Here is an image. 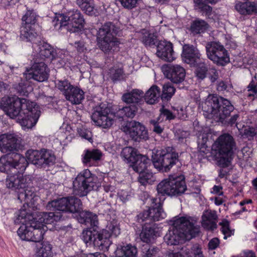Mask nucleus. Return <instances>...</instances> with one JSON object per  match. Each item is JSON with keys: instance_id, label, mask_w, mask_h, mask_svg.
Here are the masks:
<instances>
[{"instance_id": "de8ad7c7", "label": "nucleus", "mask_w": 257, "mask_h": 257, "mask_svg": "<svg viewBox=\"0 0 257 257\" xmlns=\"http://www.w3.org/2000/svg\"><path fill=\"white\" fill-rule=\"evenodd\" d=\"M55 84L56 87L62 93L65 98L74 86L67 79L57 80L55 81Z\"/></svg>"}, {"instance_id": "5701e85b", "label": "nucleus", "mask_w": 257, "mask_h": 257, "mask_svg": "<svg viewBox=\"0 0 257 257\" xmlns=\"http://www.w3.org/2000/svg\"><path fill=\"white\" fill-rule=\"evenodd\" d=\"M193 3L194 9L204 15L208 19L214 21L217 18L215 12L212 10V8L203 0H193Z\"/></svg>"}, {"instance_id": "e2e57ef3", "label": "nucleus", "mask_w": 257, "mask_h": 257, "mask_svg": "<svg viewBox=\"0 0 257 257\" xmlns=\"http://www.w3.org/2000/svg\"><path fill=\"white\" fill-rule=\"evenodd\" d=\"M256 133L255 129L252 127H245L243 130L242 136L248 138L249 139L255 136Z\"/></svg>"}, {"instance_id": "5fc2aeb1", "label": "nucleus", "mask_w": 257, "mask_h": 257, "mask_svg": "<svg viewBox=\"0 0 257 257\" xmlns=\"http://www.w3.org/2000/svg\"><path fill=\"white\" fill-rule=\"evenodd\" d=\"M77 132L79 136L82 138L88 140L90 142H92V135L91 132L83 126L77 128Z\"/></svg>"}, {"instance_id": "bb28decb", "label": "nucleus", "mask_w": 257, "mask_h": 257, "mask_svg": "<svg viewBox=\"0 0 257 257\" xmlns=\"http://www.w3.org/2000/svg\"><path fill=\"white\" fill-rule=\"evenodd\" d=\"M137 247L130 243L118 245L115 251L116 257H137Z\"/></svg>"}, {"instance_id": "8fccbe9b", "label": "nucleus", "mask_w": 257, "mask_h": 257, "mask_svg": "<svg viewBox=\"0 0 257 257\" xmlns=\"http://www.w3.org/2000/svg\"><path fill=\"white\" fill-rule=\"evenodd\" d=\"M176 89L170 83L165 84L163 86L161 99L163 101H168L174 94Z\"/></svg>"}, {"instance_id": "864d4df0", "label": "nucleus", "mask_w": 257, "mask_h": 257, "mask_svg": "<svg viewBox=\"0 0 257 257\" xmlns=\"http://www.w3.org/2000/svg\"><path fill=\"white\" fill-rule=\"evenodd\" d=\"M208 69L205 64H200L195 70V75L198 79L200 80L204 79L207 75Z\"/></svg>"}, {"instance_id": "58836bf2", "label": "nucleus", "mask_w": 257, "mask_h": 257, "mask_svg": "<svg viewBox=\"0 0 257 257\" xmlns=\"http://www.w3.org/2000/svg\"><path fill=\"white\" fill-rule=\"evenodd\" d=\"M80 217L81 218V223L85 225L96 227L98 224L97 216L90 211H85L80 212Z\"/></svg>"}, {"instance_id": "3c124183", "label": "nucleus", "mask_w": 257, "mask_h": 257, "mask_svg": "<svg viewBox=\"0 0 257 257\" xmlns=\"http://www.w3.org/2000/svg\"><path fill=\"white\" fill-rule=\"evenodd\" d=\"M103 230L107 231L110 234V237L112 235L116 237L120 234V228L117 220L113 219L109 222L107 225L106 229H103Z\"/></svg>"}, {"instance_id": "f8f14e48", "label": "nucleus", "mask_w": 257, "mask_h": 257, "mask_svg": "<svg viewBox=\"0 0 257 257\" xmlns=\"http://www.w3.org/2000/svg\"><path fill=\"white\" fill-rule=\"evenodd\" d=\"M82 239L86 244H93L100 250H107L111 241L110 240V234L107 231H96L94 228L92 230H83L82 233Z\"/></svg>"}, {"instance_id": "e433bc0d", "label": "nucleus", "mask_w": 257, "mask_h": 257, "mask_svg": "<svg viewBox=\"0 0 257 257\" xmlns=\"http://www.w3.org/2000/svg\"><path fill=\"white\" fill-rule=\"evenodd\" d=\"M68 16L63 14H56L52 21V24L56 30L66 29L67 31H73L69 27Z\"/></svg>"}, {"instance_id": "4d7b16f0", "label": "nucleus", "mask_w": 257, "mask_h": 257, "mask_svg": "<svg viewBox=\"0 0 257 257\" xmlns=\"http://www.w3.org/2000/svg\"><path fill=\"white\" fill-rule=\"evenodd\" d=\"M162 120H159L158 118L156 119L150 120V123L153 125V131L157 134H161L164 130V126H161L160 124Z\"/></svg>"}, {"instance_id": "79ce46f5", "label": "nucleus", "mask_w": 257, "mask_h": 257, "mask_svg": "<svg viewBox=\"0 0 257 257\" xmlns=\"http://www.w3.org/2000/svg\"><path fill=\"white\" fill-rule=\"evenodd\" d=\"M38 16L33 9H27V11L22 18L21 25L34 26L37 21Z\"/></svg>"}, {"instance_id": "0e129e2a", "label": "nucleus", "mask_w": 257, "mask_h": 257, "mask_svg": "<svg viewBox=\"0 0 257 257\" xmlns=\"http://www.w3.org/2000/svg\"><path fill=\"white\" fill-rule=\"evenodd\" d=\"M208 71V78L211 82H215L218 78L219 75L218 71L214 68H211Z\"/></svg>"}, {"instance_id": "2eb2a0df", "label": "nucleus", "mask_w": 257, "mask_h": 257, "mask_svg": "<svg viewBox=\"0 0 257 257\" xmlns=\"http://www.w3.org/2000/svg\"><path fill=\"white\" fill-rule=\"evenodd\" d=\"M205 48L208 58L217 65L224 66L230 62L227 51L220 43L209 42L206 44Z\"/></svg>"}, {"instance_id": "37998d69", "label": "nucleus", "mask_w": 257, "mask_h": 257, "mask_svg": "<svg viewBox=\"0 0 257 257\" xmlns=\"http://www.w3.org/2000/svg\"><path fill=\"white\" fill-rule=\"evenodd\" d=\"M138 110V107L136 104L131 105L128 106L119 108L116 112V114L119 118L129 117L133 118Z\"/></svg>"}, {"instance_id": "a211bd4d", "label": "nucleus", "mask_w": 257, "mask_h": 257, "mask_svg": "<svg viewBox=\"0 0 257 257\" xmlns=\"http://www.w3.org/2000/svg\"><path fill=\"white\" fill-rule=\"evenodd\" d=\"M18 140L13 134L0 135V151L4 154H11L19 148Z\"/></svg>"}, {"instance_id": "6e6552de", "label": "nucleus", "mask_w": 257, "mask_h": 257, "mask_svg": "<svg viewBox=\"0 0 257 257\" xmlns=\"http://www.w3.org/2000/svg\"><path fill=\"white\" fill-rule=\"evenodd\" d=\"M6 185L8 188L13 190L22 189V191L18 193V199L21 202L25 201L27 205L33 204L35 193L31 189L28 188L26 179L21 172L8 175L6 179Z\"/></svg>"}, {"instance_id": "c85d7f7f", "label": "nucleus", "mask_w": 257, "mask_h": 257, "mask_svg": "<svg viewBox=\"0 0 257 257\" xmlns=\"http://www.w3.org/2000/svg\"><path fill=\"white\" fill-rule=\"evenodd\" d=\"M38 47V50L40 57L42 58L53 59L55 54L54 49L52 46L44 42H40L38 44L36 43L33 45L34 49Z\"/></svg>"}, {"instance_id": "2f4dec72", "label": "nucleus", "mask_w": 257, "mask_h": 257, "mask_svg": "<svg viewBox=\"0 0 257 257\" xmlns=\"http://www.w3.org/2000/svg\"><path fill=\"white\" fill-rule=\"evenodd\" d=\"M144 97L146 102L150 104H154L159 102L161 98L160 88L157 85H154L144 94Z\"/></svg>"}, {"instance_id": "f257e3e1", "label": "nucleus", "mask_w": 257, "mask_h": 257, "mask_svg": "<svg viewBox=\"0 0 257 257\" xmlns=\"http://www.w3.org/2000/svg\"><path fill=\"white\" fill-rule=\"evenodd\" d=\"M27 159L20 154H5L0 157V171L8 175L13 173L22 172L26 169L28 162L37 166L45 167L54 164L55 156L47 150H28Z\"/></svg>"}, {"instance_id": "4468645a", "label": "nucleus", "mask_w": 257, "mask_h": 257, "mask_svg": "<svg viewBox=\"0 0 257 257\" xmlns=\"http://www.w3.org/2000/svg\"><path fill=\"white\" fill-rule=\"evenodd\" d=\"M212 148L221 158L229 162L232 159L236 144L231 135L224 134L216 139L212 145Z\"/></svg>"}, {"instance_id": "4c0bfd02", "label": "nucleus", "mask_w": 257, "mask_h": 257, "mask_svg": "<svg viewBox=\"0 0 257 257\" xmlns=\"http://www.w3.org/2000/svg\"><path fill=\"white\" fill-rule=\"evenodd\" d=\"M209 25L204 20L196 19L190 26V31L193 35L204 33L208 29Z\"/></svg>"}, {"instance_id": "20e7f679", "label": "nucleus", "mask_w": 257, "mask_h": 257, "mask_svg": "<svg viewBox=\"0 0 257 257\" xmlns=\"http://www.w3.org/2000/svg\"><path fill=\"white\" fill-rule=\"evenodd\" d=\"M234 108L228 99L214 95L209 96L202 104L203 114L205 117L213 118L222 123L230 116Z\"/></svg>"}, {"instance_id": "a878e982", "label": "nucleus", "mask_w": 257, "mask_h": 257, "mask_svg": "<svg viewBox=\"0 0 257 257\" xmlns=\"http://www.w3.org/2000/svg\"><path fill=\"white\" fill-rule=\"evenodd\" d=\"M38 34L33 26L21 25L20 30V38L21 40L30 42L35 45V41L38 37Z\"/></svg>"}, {"instance_id": "a19ab883", "label": "nucleus", "mask_w": 257, "mask_h": 257, "mask_svg": "<svg viewBox=\"0 0 257 257\" xmlns=\"http://www.w3.org/2000/svg\"><path fill=\"white\" fill-rule=\"evenodd\" d=\"M67 202V212L78 213L80 212L82 209V202L80 199L74 196L66 197Z\"/></svg>"}, {"instance_id": "7ed1b4c3", "label": "nucleus", "mask_w": 257, "mask_h": 257, "mask_svg": "<svg viewBox=\"0 0 257 257\" xmlns=\"http://www.w3.org/2000/svg\"><path fill=\"white\" fill-rule=\"evenodd\" d=\"M120 156L125 162L131 164L135 172L139 173L138 179L142 185L151 184L155 181L153 173L145 171L150 161L147 156L140 154L136 149L131 147L124 148Z\"/></svg>"}, {"instance_id": "b1692460", "label": "nucleus", "mask_w": 257, "mask_h": 257, "mask_svg": "<svg viewBox=\"0 0 257 257\" xmlns=\"http://www.w3.org/2000/svg\"><path fill=\"white\" fill-rule=\"evenodd\" d=\"M102 156V153L98 149L86 150L82 156V162L87 166H96Z\"/></svg>"}, {"instance_id": "6e6d98bb", "label": "nucleus", "mask_w": 257, "mask_h": 257, "mask_svg": "<svg viewBox=\"0 0 257 257\" xmlns=\"http://www.w3.org/2000/svg\"><path fill=\"white\" fill-rule=\"evenodd\" d=\"M160 115L157 117L159 120H163L162 117H165L166 119L169 120L174 119L175 118V115L173 114L172 112L168 109L165 108L164 106L160 109Z\"/></svg>"}, {"instance_id": "49530a36", "label": "nucleus", "mask_w": 257, "mask_h": 257, "mask_svg": "<svg viewBox=\"0 0 257 257\" xmlns=\"http://www.w3.org/2000/svg\"><path fill=\"white\" fill-rule=\"evenodd\" d=\"M124 75L123 68L122 66H113L109 70L108 75L114 82L123 79Z\"/></svg>"}, {"instance_id": "c756f323", "label": "nucleus", "mask_w": 257, "mask_h": 257, "mask_svg": "<svg viewBox=\"0 0 257 257\" xmlns=\"http://www.w3.org/2000/svg\"><path fill=\"white\" fill-rule=\"evenodd\" d=\"M68 22H69V27L72 26L74 28L78 29L83 27L85 23L83 15L79 10H73L70 13V16H68Z\"/></svg>"}, {"instance_id": "39448f33", "label": "nucleus", "mask_w": 257, "mask_h": 257, "mask_svg": "<svg viewBox=\"0 0 257 257\" xmlns=\"http://www.w3.org/2000/svg\"><path fill=\"white\" fill-rule=\"evenodd\" d=\"M190 217H181L175 219L172 223V229L168 231L164 237L168 245H177L184 241L190 235L195 237L199 233V229L191 221Z\"/></svg>"}, {"instance_id": "ddd939ff", "label": "nucleus", "mask_w": 257, "mask_h": 257, "mask_svg": "<svg viewBox=\"0 0 257 257\" xmlns=\"http://www.w3.org/2000/svg\"><path fill=\"white\" fill-rule=\"evenodd\" d=\"M61 217L62 215L60 214L56 215L53 212H50L43 213V216L39 219L40 221L34 220L31 222L32 237L29 238L31 239V241L37 242L42 240L46 231L45 228H46V226L43 223H51L54 221L60 220Z\"/></svg>"}, {"instance_id": "4be33fe9", "label": "nucleus", "mask_w": 257, "mask_h": 257, "mask_svg": "<svg viewBox=\"0 0 257 257\" xmlns=\"http://www.w3.org/2000/svg\"><path fill=\"white\" fill-rule=\"evenodd\" d=\"M199 50L192 45L184 44L181 56L183 61L187 64H193L201 57Z\"/></svg>"}, {"instance_id": "423d86ee", "label": "nucleus", "mask_w": 257, "mask_h": 257, "mask_svg": "<svg viewBox=\"0 0 257 257\" xmlns=\"http://www.w3.org/2000/svg\"><path fill=\"white\" fill-rule=\"evenodd\" d=\"M185 177L183 175H170L168 178L160 182L157 186L158 198H164L165 196L177 197L184 193L187 190Z\"/></svg>"}, {"instance_id": "6ab92c4d", "label": "nucleus", "mask_w": 257, "mask_h": 257, "mask_svg": "<svg viewBox=\"0 0 257 257\" xmlns=\"http://www.w3.org/2000/svg\"><path fill=\"white\" fill-rule=\"evenodd\" d=\"M164 74L171 82L179 84L184 81L186 71L185 69L179 65H170L167 66Z\"/></svg>"}, {"instance_id": "f03ea898", "label": "nucleus", "mask_w": 257, "mask_h": 257, "mask_svg": "<svg viewBox=\"0 0 257 257\" xmlns=\"http://www.w3.org/2000/svg\"><path fill=\"white\" fill-rule=\"evenodd\" d=\"M4 110L11 118L19 116L22 126L27 128L36 124L41 113L39 106L34 102L18 97L9 98Z\"/></svg>"}, {"instance_id": "1a4fd4ad", "label": "nucleus", "mask_w": 257, "mask_h": 257, "mask_svg": "<svg viewBox=\"0 0 257 257\" xmlns=\"http://www.w3.org/2000/svg\"><path fill=\"white\" fill-rule=\"evenodd\" d=\"M152 160L157 169L167 172L178 161V154L174 148L167 147L153 151Z\"/></svg>"}, {"instance_id": "f3484780", "label": "nucleus", "mask_w": 257, "mask_h": 257, "mask_svg": "<svg viewBox=\"0 0 257 257\" xmlns=\"http://www.w3.org/2000/svg\"><path fill=\"white\" fill-rule=\"evenodd\" d=\"M50 70L44 62L35 61L30 69L27 70L26 78H33L38 82L47 81L49 76Z\"/></svg>"}, {"instance_id": "603ef678", "label": "nucleus", "mask_w": 257, "mask_h": 257, "mask_svg": "<svg viewBox=\"0 0 257 257\" xmlns=\"http://www.w3.org/2000/svg\"><path fill=\"white\" fill-rule=\"evenodd\" d=\"M221 225V231L224 235L223 238L226 239L227 237L231 236L234 234V230L231 229L229 226V222L225 220L219 223Z\"/></svg>"}, {"instance_id": "69168bd1", "label": "nucleus", "mask_w": 257, "mask_h": 257, "mask_svg": "<svg viewBox=\"0 0 257 257\" xmlns=\"http://www.w3.org/2000/svg\"><path fill=\"white\" fill-rule=\"evenodd\" d=\"M208 141V136L205 133H200L198 136V146H207L206 143Z\"/></svg>"}, {"instance_id": "393cba45", "label": "nucleus", "mask_w": 257, "mask_h": 257, "mask_svg": "<svg viewBox=\"0 0 257 257\" xmlns=\"http://www.w3.org/2000/svg\"><path fill=\"white\" fill-rule=\"evenodd\" d=\"M217 215L215 211H206L202 216V226L207 230L217 228Z\"/></svg>"}, {"instance_id": "c9c22d12", "label": "nucleus", "mask_w": 257, "mask_h": 257, "mask_svg": "<svg viewBox=\"0 0 257 257\" xmlns=\"http://www.w3.org/2000/svg\"><path fill=\"white\" fill-rule=\"evenodd\" d=\"M67 198L63 197L49 202L47 205V208L48 210L53 211L67 212Z\"/></svg>"}, {"instance_id": "09e8293b", "label": "nucleus", "mask_w": 257, "mask_h": 257, "mask_svg": "<svg viewBox=\"0 0 257 257\" xmlns=\"http://www.w3.org/2000/svg\"><path fill=\"white\" fill-rule=\"evenodd\" d=\"M31 222L28 224H22L18 229L17 233L20 237L24 240L31 241L28 237H32L31 233Z\"/></svg>"}, {"instance_id": "473e14b6", "label": "nucleus", "mask_w": 257, "mask_h": 257, "mask_svg": "<svg viewBox=\"0 0 257 257\" xmlns=\"http://www.w3.org/2000/svg\"><path fill=\"white\" fill-rule=\"evenodd\" d=\"M156 233L155 228L152 225H144L142 227V230L140 234V237L143 242L149 243L154 239Z\"/></svg>"}, {"instance_id": "7c9ffc66", "label": "nucleus", "mask_w": 257, "mask_h": 257, "mask_svg": "<svg viewBox=\"0 0 257 257\" xmlns=\"http://www.w3.org/2000/svg\"><path fill=\"white\" fill-rule=\"evenodd\" d=\"M144 92L139 89H133L122 96V100L126 103L139 104L143 101Z\"/></svg>"}, {"instance_id": "a18cd8bd", "label": "nucleus", "mask_w": 257, "mask_h": 257, "mask_svg": "<svg viewBox=\"0 0 257 257\" xmlns=\"http://www.w3.org/2000/svg\"><path fill=\"white\" fill-rule=\"evenodd\" d=\"M52 245L48 241H43L36 251L37 257H53Z\"/></svg>"}, {"instance_id": "774afa93", "label": "nucleus", "mask_w": 257, "mask_h": 257, "mask_svg": "<svg viewBox=\"0 0 257 257\" xmlns=\"http://www.w3.org/2000/svg\"><path fill=\"white\" fill-rule=\"evenodd\" d=\"M219 243L220 241L218 238H213L209 241L208 244V248L211 250L215 249L218 247Z\"/></svg>"}, {"instance_id": "72a5a7b5", "label": "nucleus", "mask_w": 257, "mask_h": 257, "mask_svg": "<svg viewBox=\"0 0 257 257\" xmlns=\"http://www.w3.org/2000/svg\"><path fill=\"white\" fill-rule=\"evenodd\" d=\"M65 98L73 104H79L84 98V93L82 89L74 86Z\"/></svg>"}, {"instance_id": "c03bdc74", "label": "nucleus", "mask_w": 257, "mask_h": 257, "mask_svg": "<svg viewBox=\"0 0 257 257\" xmlns=\"http://www.w3.org/2000/svg\"><path fill=\"white\" fill-rule=\"evenodd\" d=\"M76 3L87 15L92 16L95 14L93 0H76Z\"/></svg>"}, {"instance_id": "9d476101", "label": "nucleus", "mask_w": 257, "mask_h": 257, "mask_svg": "<svg viewBox=\"0 0 257 257\" xmlns=\"http://www.w3.org/2000/svg\"><path fill=\"white\" fill-rule=\"evenodd\" d=\"M151 201V207L148 210L140 212L136 216V221L141 225L144 222H146V225H148V223L151 224V222L159 221L166 216V214L162 208L164 198L152 197Z\"/></svg>"}, {"instance_id": "338daca9", "label": "nucleus", "mask_w": 257, "mask_h": 257, "mask_svg": "<svg viewBox=\"0 0 257 257\" xmlns=\"http://www.w3.org/2000/svg\"><path fill=\"white\" fill-rule=\"evenodd\" d=\"M16 89L20 96H28L29 92L25 85L19 84L17 86Z\"/></svg>"}, {"instance_id": "cd10ccee", "label": "nucleus", "mask_w": 257, "mask_h": 257, "mask_svg": "<svg viewBox=\"0 0 257 257\" xmlns=\"http://www.w3.org/2000/svg\"><path fill=\"white\" fill-rule=\"evenodd\" d=\"M235 9L241 15H251L254 12H257V4L251 2L237 1L235 4Z\"/></svg>"}, {"instance_id": "13d9d810", "label": "nucleus", "mask_w": 257, "mask_h": 257, "mask_svg": "<svg viewBox=\"0 0 257 257\" xmlns=\"http://www.w3.org/2000/svg\"><path fill=\"white\" fill-rule=\"evenodd\" d=\"M239 119V114L236 113L232 115L228 120H225L224 123L228 126H235L237 127L238 120Z\"/></svg>"}, {"instance_id": "0eeeda50", "label": "nucleus", "mask_w": 257, "mask_h": 257, "mask_svg": "<svg viewBox=\"0 0 257 257\" xmlns=\"http://www.w3.org/2000/svg\"><path fill=\"white\" fill-rule=\"evenodd\" d=\"M117 28L111 22L104 23L99 29L97 33V40L99 49L105 53H109L120 42L116 37Z\"/></svg>"}, {"instance_id": "aec40b11", "label": "nucleus", "mask_w": 257, "mask_h": 257, "mask_svg": "<svg viewBox=\"0 0 257 257\" xmlns=\"http://www.w3.org/2000/svg\"><path fill=\"white\" fill-rule=\"evenodd\" d=\"M127 131L130 137L135 141L140 142L141 140H146L148 138L147 130L139 122H130L127 126Z\"/></svg>"}, {"instance_id": "052dcab7", "label": "nucleus", "mask_w": 257, "mask_h": 257, "mask_svg": "<svg viewBox=\"0 0 257 257\" xmlns=\"http://www.w3.org/2000/svg\"><path fill=\"white\" fill-rule=\"evenodd\" d=\"M199 151L197 153V157L199 160H202L207 157V154L209 153V150L207 146H198Z\"/></svg>"}, {"instance_id": "f704fd0d", "label": "nucleus", "mask_w": 257, "mask_h": 257, "mask_svg": "<svg viewBox=\"0 0 257 257\" xmlns=\"http://www.w3.org/2000/svg\"><path fill=\"white\" fill-rule=\"evenodd\" d=\"M35 197H34V198ZM35 199L33 200V204H30L29 205H27V204L24 202L23 207L24 209H22L20 210L19 213L18 215V216L16 219L15 220L16 223H22L23 224H28L27 221H31L32 222L34 220H36V219L34 218L32 215L31 213H29L27 211L26 207V206L27 207H32L33 205H34Z\"/></svg>"}, {"instance_id": "dca6fc26", "label": "nucleus", "mask_w": 257, "mask_h": 257, "mask_svg": "<svg viewBox=\"0 0 257 257\" xmlns=\"http://www.w3.org/2000/svg\"><path fill=\"white\" fill-rule=\"evenodd\" d=\"M115 114L105 104L96 107L91 115V119L95 124L104 128H109L114 122Z\"/></svg>"}, {"instance_id": "9b49d317", "label": "nucleus", "mask_w": 257, "mask_h": 257, "mask_svg": "<svg viewBox=\"0 0 257 257\" xmlns=\"http://www.w3.org/2000/svg\"><path fill=\"white\" fill-rule=\"evenodd\" d=\"M96 177L89 170L84 169L80 172L73 181L74 193L80 197L86 196L94 189Z\"/></svg>"}, {"instance_id": "680f3d73", "label": "nucleus", "mask_w": 257, "mask_h": 257, "mask_svg": "<svg viewBox=\"0 0 257 257\" xmlns=\"http://www.w3.org/2000/svg\"><path fill=\"white\" fill-rule=\"evenodd\" d=\"M160 249L157 247H150L146 252L143 251L144 256L146 257H154L159 253Z\"/></svg>"}, {"instance_id": "bf43d9fd", "label": "nucleus", "mask_w": 257, "mask_h": 257, "mask_svg": "<svg viewBox=\"0 0 257 257\" xmlns=\"http://www.w3.org/2000/svg\"><path fill=\"white\" fill-rule=\"evenodd\" d=\"M123 7L127 9H132L136 7L138 0H118Z\"/></svg>"}, {"instance_id": "412c9836", "label": "nucleus", "mask_w": 257, "mask_h": 257, "mask_svg": "<svg viewBox=\"0 0 257 257\" xmlns=\"http://www.w3.org/2000/svg\"><path fill=\"white\" fill-rule=\"evenodd\" d=\"M173 44L170 42L160 41L157 46V55L162 60L171 62L175 59Z\"/></svg>"}, {"instance_id": "ea45409f", "label": "nucleus", "mask_w": 257, "mask_h": 257, "mask_svg": "<svg viewBox=\"0 0 257 257\" xmlns=\"http://www.w3.org/2000/svg\"><path fill=\"white\" fill-rule=\"evenodd\" d=\"M141 34L140 39L146 47H151L156 45L157 39L154 34L145 29L142 30Z\"/></svg>"}]
</instances>
